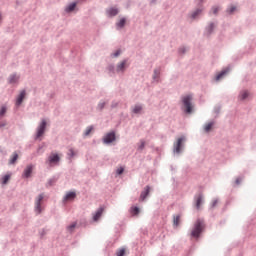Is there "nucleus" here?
<instances>
[{"label":"nucleus","mask_w":256,"mask_h":256,"mask_svg":"<svg viewBox=\"0 0 256 256\" xmlns=\"http://www.w3.org/2000/svg\"><path fill=\"white\" fill-rule=\"evenodd\" d=\"M204 229H205V220L203 218H198L194 223V228L191 232V237H195L196 239H199Z\"/></svg>","instance_id":"f257e3e1"},{"label":"nucleus","mask_w":256,"mask_h":256,"mask_svg":"<svg viewBox=\"0 0 256 256\" xmlns=\"http://www.w3.org/2000/svg\"><path fill=\"white\" fill-rule=\"evenodd\" d=\"M187 141V137L181 136L177 139L173 144V155H181L183 151H185V142Z\"/></svg>","instance_id":"f03ea898"},{"label":"nucleus","mask_w":256,"mask_h":256,"mask_svg":"<svg viewBox=\"0 0 256 256\" xmlns=\"http://www.w3.org/2000/svg\"><path fill=\"white\" fill-rule=\"evenodd\" d=\"M45 131H47V120L42 119L36 128L35 141H43V136L45 135Z\"/></svg>","instance_id":"7ed1b4c3"},{"label":"nucleus","mask_w":256,"mask_h":256,"mask_svg":"<svg viewBox=\"0 0 256 256\" xmlns=\"http://www.w3.org/2000/svg\"><path fill=\"white\" fill-rule=\"evenodd\" d=\"M193 96L192 95H186L182 97V104L183 107L185 108V113L188 115L193 113Z\"/></svg>","instance_id":"20e7f679"},{"label":"nucleus","mask_w":256,"mask_h":256,"mask_svg":"<svg viewBox=\"0 0 256 256\" xmlns=\"http://www.w3.org/2000/svg\"><path fill=\"white\" fill-rule=\"evenodd\" d=\"M45 199V193H41L39 194L36 199H35V207H34V212L36 213V215H41V213H43V200Z\"/></svg>","instance_id":"39448f33"},{"label":"nucleus","mask_w":256,"mask_h":256,"mask_svg":"<svg viewBox=\"0 0 256 256\" xmlns=\"http://www.w3.org/2000/svg\"><path fill=\"white\" fill-rule=\"evenodd\" d=\"M217 22H208V24L204 28L203 35L204 37H211L213 33H215V29H217Z\"/></svg>","instance_id":"423d86ee"},{"label":"nucleus","mask_w":256,"mask_h":256,"mask_svg":"<svg viewBox=\"0 0 256 256\" xmlns=\"http://www.w3.org/2000/svg\"><path fill=\"white\" fill-rule=\"evenodd\" d=\"M117 139V136L115 135V132H109L107 133L103 139H102V143H104V145H111V143H113V141H115Z\"/></svg>","instance_id":"0eeeda50"},{"label":"nucleus","mask_w":256,"mask_h":256,"mask_svg":"<svg viewBox=\"0 0 256 256\" xmlns=\"http://www.w3.org/2000/svg\"><path fill=\"white\" fill-rule=\"evenodd\" d=\"M60 161H61V157L57 153H51L50 157H48V163L50 166L59 165Z\"/></svg>","instance_id":"6e6552de"},{"label":"nucleus","mask_w":256,"mask_h":256,"mask_svg":"<svg viewBox=\"0 0 256 256\" xmlns=\"http://www.w3.org/2000/svg\"><path fill=\"white\" fill-rule=\"evenodd\" d=\"M25 97H27V91L21 90L16 97V102H15L16 107H21L23 101H25Z\"/></svg>","instance_id":"1a4fd4ad"},{"label":"nucleus","mask_w":256,"mask_h":256,"mask_svg":"<svg viewBox=\"0 0 256 256\" xmlns=\"http://www.w3.org/2000/svg\"><path fill=\"white\" fill-rule=\"evenodd\" d=\"M129 66L127 65V59H124L122 60L121 62H119L117 65H116V73H125L126 69L128 68Z\"/></svg>","instance_id":"9d476101"},{"label":"nucleus","mask_w":256,"mask_h":256,"mask_svg":"<svg viewBox=\"0 0 256 256\" xmlns=\"http://www.w3.org/2000/svg\"><path fill=\"white\" fill-rule=\"evenodd\" d=\"M203 9H204L203 6H199L194 11H192L189 14L190 19H192L193 21H195V19H199V16L203 15Z\"/></svg>","instance_id":"9b49d317"},{"label":"nucleus","mask_w":256,"mask_h":256,"mask_svg":"<svg viewBox=\"0 0 256 256\" xmlns=\"http://www.w3.org/2000/svg\"><path fill=\"white\" fill-rule=\"evenodd\" d=\"M21 79V76L19 74H11L7 81L9 83V85H19V80Z\"/></svg>","instance_id":"f8f14e48"},{"label":"nucleus","mask_w":256,"mask_h":256,"mask_svg":"<svg viewBox=\"0 0 256 256\" xmlns=\"http://www.w3.org/2000/svg\"><path fill=\"white\" fill-rule=\"evenodd\" d=\"M119 15V8L117 7H110L106 9V17L113 18Z\"/></svg>","instance_id":"ddd939ff"},{"label":"nucleus","mask_w":256,"mask_h":256,"mask_svg":"<svg viewBox=\"0 0 256 256\" xmlns=\"http://www.w3.org/2000/svg\"><path fill=\"white\" fill-rule=\"evenodd\" d=\"M150 192H151V186L149 185L145 186L144 190L140 194L139 201H145V199L149 197Z\"/></svg>","instance_id":"4468645a"},{"label":"nucleus","mask_w":256,"mask_h":256,"mask_svg":"<svg viewBox=\"0 0 256 256\" xmlns=\"http://www.w3.org/2000/svg\"><path fill=\"white\" fill-rule=\"evenodd\" d=\"M106 72L109 77H115L117 73V68H115V64H108V66L106 67Z\"/></svg>","instance_id":"2eb2a0df"},{"label":"nucleus","mask_w":256,"mask_h":256,"mask_svg":"<svg viewBox=\"0 0 256 256\" xmlns=\"http://www.w3.org/2000/svg\"><path fill=\"white\" fill-rule=\"evenodd\" d=\"M76 197H77L76 192H73V191L67 192L66 195L63 197V202L65 203L67 201H73L75 200Z\"/></svg>","instance_id":"dca6fc26"},{"label":"nucleus","mask_w":256,"mask_h":256,"mask_svg":"<svg viewBox=\"0 0 256 256\" xmlns=\"http://www.w3.org/2000/svg\"><path fill=\"white\" fill-rule=\"evenodd\" d=\"M31 173H33V165H28L22 174L23 179H29Z\"/></svg>","instance_id":"f3484780"},{"label":"nucleus","mask_w":256,"mask_h":256,"mask_svg":"<svg viewBox=\"0 0 256 256\" xmlns=\"http://www.w3.org/2000/svg\"><path fill=\"white\" fill-rule=\"evenodd\" d=\"M19 159V154L17 152H13L8 161V165H17V161Z\"/></svg>","instance_id":"a211bd4d"},{"label":"nucleus","mask_w":256,"mask_h":256,"mask_svg":"<svg viewBox=\"0 0 256 256\" xmlns=\"http://www.w3.org/2000/svg\"><path fill=\"white\" fill-rule=\"evenodd\" d=\"M229 71H231L230 67H227L225 69H223L216 77H215V81H220V79H223L225 77V75H227V73H229Z\"/></svg>","instance_id":"6ab92c4d"},{"label":"nucleus","mask_w":256,"mask_h":256,"mask_svg":"<svg viewBox=\"0 0 256 256\" xmlns=\"http://www.w3.org/2000/svg\"><path fill=\"white\" fill-rule=\"evenodd\" d=\"M159 77H161V67L154 69L152 79L159 83Z\"/></svg>","instance_id":"aec40b11"},{"label":"nucleus","mask_w":256,"mask_h":256,"mask_svg":"<svg viewBox=\"0 0 256 256\" xmlns=\"http://www.w3.org/2000/svg\"><path fill=\"white\" fill-rule=\"evenodd\" d=\"M77 7V2H72L70 4H68L64 11L65 13H73V10Z\"/></svg>","instance_id":"412c9836"},{"label":"nucleus","mask_w":256,"mask_h":256,"mask_svg":"<svg viewBox=\"0 0 256 256\" xmlns=\"http://www.w3.org/2000/svg\"><path fill=\"white\" fill-rule=\"evenodd\" d=\"M103 215V207H100L93 215V221H99Z\"/></svg>","instance_id":"4be33fe9"},{"label":"nucleus","mask_w":256,"mask_h":256,"mask_svg":"<svg viewBox=\"0 0 256 256\" xmlns=\"http://www.w3.org/2000/svg\"><path fill=\"white\" fill-rule=\"evenodd\" d=\"M10 180H11V174H5L0 178V183L1 185H7V183H9Z\"/></svg>","instance_id":"5701e85b"},{"label":"nucleus","mask_w":256,"mask_h":256,"mask_svg":"<svg viewBox=\"0 0 256 256\" xmlns=\"http://www.w3.org/2000/svg\"><path fill=\"white\" fill-rule=\"evenodd\" d=\"M196 199V209H201V203H203V193H200L195 197Z\"/></svg>","instance_id":"b1692460"},{"label":"nucleus","mask_w":256,"mask_h":256,"mask_svg":"<svg viewBox=\"0 0 256 256\" xmlns=\"http://www.w3.org/2000/svg\"><path fill=\"white\" fill-rule=\"evenodd\" d=\"M127 23V18L123 17L120 19L119 22L116 23V28L117 29H123L125 27V24Z\"/></svg>","instance_id":"393cba45"},{"label":"nucleus","mask_w":256,"mask_h":256,"mask_svg":"<svg viewBox=\"0 0 256 256\" xmlns=\"http://www.w3.org/2000/svg\"><path fill=\"white\" fill-rule=\"evenodd\" d=\"M145 149V140L141 139L140 143H138L137 152L143 153V150Z\"/></svg>","instance_id":"a878e982"},{"label":"nucleus","mask_w":256,"mask_h":256,"mask_svg":"<svg viewBox=\"0 0 256 256\" xmlns=\"http://www.w3.org/2000/svg\"><path fill=\"white\" fill-rule=\"evenodd\" d=\"M141 111H143V106L141 105H135L132 109V113H134V115H139Z\"/></svg>","instance_id":"bb28decb"},{"label":"nucleus","mask_w":256,"mask_h":256,"mask_svg":"<svg viewBox=\"0 0 256 256\" xmlns=\"http://www.w3.org/2000/svg\"><path fill=\"white\" fill-rule=\"evenodd\" d=\"M107 105V103L105 102V101H103V100H101L99 103H98V105H97V107H96V110L97 111H103L104 109H105V106Z\"/></svg>","instance_id":"cd10ccee"},{"label":"nucleus","mask_w":256,"mask_h":256,"mask_svg":"<svg viewBox=\"0 0 256 256\" xmlns=\"http://www.w3.org/2000/svg\"><path fill=\"white\" fill-rule=\"evenodd\" d=\"M181 220V215H174L173 216V225L174 227H179V221Z\"/></svg>","instance_id":"c85d7f7f"},{"label":"nucleus","mask_w":256,"mask_h":256,"mask_svg":"<svg viewBox=\"0 0 256 256\" xmlns=\"http://www.w3.org/2000/svg\"><path fill=\"white\" fill-rule=\"evenodd\" d=\"M236 11H237V6H229V7L226 9V13H227L228 15H233Z\"/></svg>","instance_id":"c756f323"},{"label":"nucleus","mask_w":256,"mask_h":256,"mask_svg":"<svg viewBox=\"0 0 256 256\" xmlns=\"http://www.w3.org/2000/svg\"><path fill=\"white\" fill-rule=\"evenodd\" d=\"M213 125H215V122H213V121H211L208 124H206L204 126L205 133H209V131H211V129L213 128Z\"/></svg>","instance_id":"7c9ffc66"},{"label":"nucleus","mask_w":256,"mask_h":256,"mask_svg":"<svg viewBox=\"0 0 256 256\" xmlns=\"http://www.w3.org/2000/svg\"><path fill=\"white\" fill-rule=\"evenodd\" d=\"M131 213H132V215H139V213H141V210L139 209V207H137V206H133V207H131Z\"/></svg>","instance_id":"2f4dec72"},{"label":"nucleus","mask_w":256,"mask_h":256,"mask_svg":"<svg viewBox=\"0 0 256 256\" xmlns=\"http://www.w3.org/2000/svg\"><path fill=\"white\" fill-rule=\"evenodd\" d=\"M75 227H77V222H73L71 225L67 226V231H69V233H73V231H75Z\"/></svg>","instance_id":"473e14b6"},{"label":"nucleus","mask_w":256,"mask_h":256,"mask_svg":"<svg viewBox=\"0 0 256 256\" xmlns=\"http://www.w3.org/2000/svg\"><path fill=\"white\" fill-rule=\"evenodd\" d=\"M240 101H245V99H247V97H249V93L247 91H244L240 94Z\"/></svg>","instance_id":"72a5a7b5"},{"label":"nucleus","mask_w":256,"mask_h":256,"mask_svg":"<svg viewBox=\"0 0 256 256\" xmlns=\"http://www.w3.org/2000/svg\"><path fill=\"white\" fill-rule=\"evenodd\" d=\"M5 113H7V106H1L0 117H5Z\"/></svg>","instance_id":"f704fd0d"},{"label":"nucleus","mask_w":256,"mask_h":256,"mask_svg":"<svg viewBox=\"0 0 256 256\" xmlns=\"http://www.w3.org/2000/svg\"><path fill=\"white\" fill-rule=\"evenodd\" d=\"M93 131V126H88L84 132V137H87Z\"/></svg>","instance_id":"c9c22d12"},{"label":"nucleus","mask_w":256,"mask_h":256,"mask_svg":"<svg viewBox=\"0 0 256 256\" xmlns=\"http://www.w3.org/2000/svg\"><path fill=\"white\" fill-rule=\"evenodd\" d=\"M55 183H57V178H50V179L48 180V185H49L50 187H53V185H54Z\"/></svg>","instance_id":"e433bc0d"},{"label":"nucleus","mask_w":256,"mask_h":256,"mask_svg":"<svg viewBox=\"0 0 256 256\" xmlns=\"http://www.w3.org/2000/svg\"><path fill=\"white\" fill-rule=\"evenodd\" d=\"M68 156L70 159H73V157L75 156V150H73V148L69 149Z\"/></svg>","instance_id":"4c0bfd02"},{"label":"nucleus","mask_w":256,"mask_h":256,"mask_svg":"<svg viewBox=\"0 0 256 256\" xmlns=\"http://www.w3.org/2000/svg\"><path fill=\"white\" fill-rule=\"evenodd\" d=\"M178 53H180V55H185V53H187V48L180 47L179 50H178Z\"/></svg>","instance_id":"58836bf2"},{"label":"nucleus","mask_w":256,"mask_h":256,"mask_svg":"<svg viewBox=\"0 0 256 256\" xmlns=\"http://www.w3.org/2000/svg\"><path fill=\"white\" fill-rule=\"evenodd\" d=\"M119 55H121V49H118L116 52L112 53L111 57L117 58V57H119Z\"/></svg>","instance_id":"ea45409f"},{"label":"nucleus","mask_w":256,"mask_h":256,"mask_svg":"<svg viewBox=\"0 0 256 256\" xmlns=\"http://www.w3.org/2000/svg\"><path fill=\"white\" fill-rule=\"evenodd\" d=\"M116 255L117 256H125V249L121 248L120 250L117 251Z\"/></svg>","instance_id":"a19ab883"},{"label":"nucleus","mask_w":256,"mask_h":256,"mask_svg":"<svg viewBox=\"0 0 256 256\" xmlns=\"http://www.w3.org/2000/svg\"><path fill=\"white\" fill-rule=\"evenodd\" d=\"M117 107H119V102H117V101H112V103H111V109H117Z\"/></svg>","instance_id":"79ce46f5"},{"label":"nucleus","mask_w":256,"mask_h":256,"mask_svg":"<svg viewBox=\"0 0 256 256\" xmlns=\"http://www.w3.org/2000/svg\"><path fill=\"white\" fill-rule=\"evenodd\" d=\"M214 113L215 115H219V113H221V106L214 107Z\"/></svg>","instance_id":"37998d69"},{"label":"nucleus","mask_w":256,"mask_h":256,"mask_svg":"<svg viewBox=\"0 0 256 256\" xmlns=\"http://www.w3.org/2000/svg\"><path fill=\"white\" fill-rule=\"evenodd\" d=\"M123 171H125V169L123 167H120L117 169L116 173L117 175H123Z\"/></svg>","instance_id":"c03bdc74"},{"label":"nucleus","mask_w":256,"mask_h":256,"mask_svg":"<svg viewBox=\"0 0 256 256\" xmlns=\"http://www.w3.org/2000/svg\"><path fill=\"white\" fill-rule=\"evenodd\" d=\"M241 181H243V177L236 178L235 185H241Z\"/></svg>","instance_id":"a18cd8bd"},{"label":"nucleus","mask_w":256,"mask_h":256,"mask_svg":"<svg viewBox=\"0 0 256 256\" xmlns=\"http://www.w3.org/2000/svg\"><path fill=\"white\" fill-rule=\"evenodd\" d=\"M39 235L40 237H45V235H47V231H45V229H42L40 230Z\"/></svg>","instance_id":"49530a36"},{"label":"nucleus","mask_w":256,"mask_h":256,"mask_svg":"<svg viewBox=\"0 0 256 256\" xmlns=\"http://www.w3.org/2000/svg\"><path fill=\"white\" fill-rule=\"evenodd\" d=\"M212 11L214 15H217L219 13V8L218 7H212Z\"/></svg>","instance_id":"de8ad7c7"},{"label":"nucleus","mask_w":256,"mask_h":256,"mask_svg":"<svg viewBox=\"0 0 256 256\" xmlns=\"http://www.w3.org/2000/svg\"><path fill=\"white\" fill-rule=\"evenodd\" d=\"M205 0H196L198 7H203V2Z\"/></svg>","instance_id":"09e8293b"},{"label":"nucleus","mask_w":256,"mask_h":256,"mask_svg":"<svg viewBox=\"0 0 256 256\" xmlns=\"http://www.w3.org/2000/svg\"><path fill=\"white\" fill-rule=\"evenodd\" d=\"M49 99H53L55 97V92H50L47 94Z\"/></svg>","instance_id":"8fccbe9b"},{"label":"nucleus","mask_w":256,"mask_h":256,"mask_svg":"<svg viewBox=\"0 0 256 256\" xmlns=\"http://www.w3.org/2000/svg\"><path fill=\"white\" fill-rule=\"evenodd\" d=\"M217 203H219V201H218V200H214V201L212 202V207H216V206H217Z\"/></svg>","instance_id":"3c124183"},{"label":"nucleus","mask_w":256,"mask_h":256,"mask_svg":"<svg viewBox=\"0 0 256 256\" xmlns=\"http://www.w3.org/2000/svg\"><path fill=\"white\" fill-rule=\"evenodd\" d=\"M150 5H157V0H150Z\"/></svg>","instance_id":"603ef678"},{"label":"nucleus","mask_w":256,"mask_h":256,"mask_svg":"<svg viewBox=\"0 0 256 256\" xmlns=\"http://www.w3.org/2000/svg\"><path fill=\"white\" fill-rule=\"evenodd\" d=\"M0 127H5V124H0Z\"/></svg>","instance_id":"864d4df0"},{"label":"nucleus","mask_w":256,"mask_h":256,"mask_svg":"<svg viewBox=\"0 0 256 256\" xmlns=\"http://www.w3.org/2000/svg\"><path fill=\"white\" fill-rule=\"evenodd\" d=\"M1 20H2V16H1V14H0V23H1Z\"/></svg>","instance_id":"5fc2aeb1"},{"label":"nucleus","mask_w":256,"mask_h":256,"mask_svg":"<svg viewBox=\"0 0 256 256\" xmlns=\"http://www.w3.org/2000/svg\"><path fill=\"white\" fill-rule=\"evenodd\" d=\"M40 149H43V147L40 146V147H39V150H40Z\"/></svg>","instance_id":"6e6d98bb"}]
</instances>
